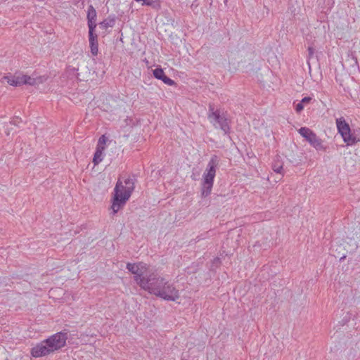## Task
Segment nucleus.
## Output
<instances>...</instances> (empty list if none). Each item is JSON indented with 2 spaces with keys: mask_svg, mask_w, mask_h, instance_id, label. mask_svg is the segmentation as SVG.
Here are the masks:
<instances>
[{
  "mask_svg": "<svg viewBox=\"0 0 360 360\" xmlns=\"http://www.w3.org/2000/svg\"><path fill=\"white\" fill-rule=\"evenodd\" d=\"M140 287L165 300L176 301L180 297L179 290L174 285L155 273L150 274L147 280H142Z\"/></svg>",
  "mask_w": 360,
  "mask_h": 360,
  "instance_id": "1",
  "label": "nucleus"
},
{
  "mask_svg": "<svg viewBox=\"0 0 360 360\" xmlns=\"http://www.w3.org/2000/svg\"><path fill=\"white\" fill-rule=\"evenodd\" d=\"M218 165V160L216 155H214L208 162L206 171L203 174V183L202 188V195L206 197L210 194L213 186L214 178L216 174V167Z\"/></svg>",
  "mask_w": 360,
  "mask_h": 360,
  "instance_id": "2",
  "label": "nucleus"
},
{
  "mask_svg": "<svg viewBox=\"0 0 360 360\" xmlns=\"http://www.w3.org/2000/svg\"><path fill=\"white\" fill-rule=\"evenodd\" d=\"M208 119L216 128L219 127L225 134L229 131L227 119L221 116L217 110H214L213 104L209 105Z\"/></svg>",
  "mask_w": 360,
  "mask_h": 360,
  "instance_id": "3",
  "label": "nucleus"
},
{
  "mask_svg": "<svg viewBox=\"0 0 360 360\" xmlns=\"http://www.w3.org/2000/svg\"><path fill=\"white\" fill-rule=\"evenodd\" d=\"M336 124L338 132L341 134L343 141L348 145H352L356 143V138L351 134V129L348 123L343 117L336 120Z\"/></svg>",
  "mask_w": 360,
  "mask_h": 360,
  "instance_id": "4",
  "label": "nucleus"
},
{
  "mask_svg": "<svg viewBox=\"0 0 360 360\" xmlns=\"http://www.w3.org/2000/svg\"><path fill=\"white\" fill-rule=\"evenodd\" d=\"M3 79L6 80L10 85L13 86H21L22 84L33 86L37 83L42 82L41 77L36 79L26 75L13 77L4 76Z\"/></svg>",
  "mask_w": 360,
  "mask_h": 360,
  "instance_id": "5",
  "label": "nucleus"
},
{
  "mask_svg": "<svg viewBox=\"0 0 360 360\" xmlns=\"http://www.w3.org/2000/svg\"><path fill=\"white\" fill-rule=\"evenodd\" d=\"M68 339V332L63 330L56 333V334L50 336L46 339V342L48 343L53 352L63 347L66 344Z\"/></svg>",
  "mask_w": 360,
  "mask_h": 360,
  "instance_id": "6",
  "label": "nucleus"
},
{
  "mask_svg": "<svg viewBox=\"0 0 360 360\" xmlns=\"http://www.w3.org/2000/svg\"><path fill=\"white\" fill-rule=\"evenodd\" d=\"M298 132L316 150L323 149L321 139H319L311 129L307 127H301Z\"/></svg>",
  "mask_w": 360,
  "mask_h": 360,
  "instance_id": "7",
  "label": "nucleus"
},
{
  "mask_svg": "<svg viewBox=\"0 0 360 360\" xmlns=\"http://www.w3.org/2000/svg\"><path fill=\"white\" fill-rule=\"evenodd\" d=\"M127 269L129 270V271L135 275L134 280L139 286L142 280H147V277L146 278L142 276L144 271L146 270V266L142 263H127Z\"/></svg>",
  "mask_w": 360,
  "mask_h": 360,
  "instance_id": "8",
  "label": "nucleus"
},
{
  "mask_svg": "<svg viewBox=\"0 0 360 360\" xmlns=\"http://www.w3.org/2000/svg\"><path fill=\"white\" fill-rule=\"evenodd\" d=\"M51 353H53V352L45 340L37 344L31 350L32 355L36 358L44 356Z\"/></svg>",
  "mask_w": 360,
  "mask_h": 360,
  "instance_id": "9",
  "label": "nucleus"
},
{
  "mask_svg": "<svg viewBox=\"0 0 360 360\" xmlns=\"http://www.w3.org/2000/svg\"><path fill=\"white\" fill-rule=\"evenodd\" d=\"M95 30H89V41L91 53L94 56H97L98 52V36L94 33Z\"/></svg>",
  "mask_w": 360,
  "mask_h": 360,
  "instance_id": "10",
  "label": "nucleus"
},
{
  "mask_svg": "<svg viewBox=\"0 0 360 360\" xmlns=\"http://www.w3.org/2000/svg\"><path fill=\"white\" fill-rule=\"evenodd\" d=\"M96 11L92 5H90L87 11V20L89 30H95L96 27Z\"/></svg>",
  "mask_w": 360,
  "mask_h": 360,
  "instance_id": "11",
  "label": "nucleus"
},
{
  "mask_svg": "<svg viewBox=\"0 0 360 360\" xmlns=\"http://www.w3.org/2000/svg\"><path fill=\"white\" fill-rule=\"evenodd\" d=\"M125 198H126V197L124 195L123 197L114 195L112 205L111 206L113 214H116L118 212V210L129 200V199H125Z\"/></svg>",
  "mask_w": 360,
  "mask_h": 360,
  "instance_id": "12",
  "label": "nucleus"
},
{
  "mask_svg": "<svg viewBox=\"0 0 360 360\" xmlns=\"http://www.w3.org/2000/svg\"><path fill=\"white\" fill-rule=\"evenodd\" d=\"M153 75L155 78L162 80L166 84L172 86L174 84V82L172 79L165 75L163 70L161 68L155 69L153 70Z\"/></svg>",
  "mask_w": 360,
  "mask_h": 360,
  "instance_id": "13",
  "label": "nucleus"
},
{
  "mask_svg": "<svg viewBox=\"0 0 360 360\" xmlns=\"http://www.w3.org/2000/svg\"><path fill=\"white\" fill-rule=\"evenodd\" d=\"M125 184V199H129L131 196V193L134 190V180L130 177H128L124 180Z\"/></svg>",
  "mask_w": 360,
  "mask_h": 360,
  "instance_id": "14",
  "label": "nucleus"
},
{
  "mask_svg": "<svg viewBox=\"0 0 360 360\" xmlns=\"http://www.w3.org/2000/svg\"><path fill=\"white\" fill-rule=\"evenodd\" d=\"M125 188L126 186H124L123 182L121 181L120 179H119L114 189V195L121 197L125 195Z\"/></svg>",
  "mask_w": 360,
  "mask_h": 360,
  "instance_id": "15",
  "label": "nucleus"
},
{
  "mask_svg": "<svg viewBox=\"0 0 360 360\" xmlns=\"http://www.w3.org/2000/svg\"><path fill=\"white\" fill-rule=\"evenodd\" d=\"M272 169L277 174H283V163L279 156H276L274 160Z\"/></svg>",
  "mask_w": 360,
  "mask_h": 360,
  "instance_id": "16",
  "label": "nucleus"
},
{
  "mask_svg": "<svg viewBox=\"0 0 360 360\" xmlns=\"http://www.w3.org/2000/svg\"><path fill=\"white\" fill-rule=\"evenodd\" d=\"M104 148H105L103 146H97L96 150L94 153L93 159V162L94 163L95 165L99 164L102 161V155Z\"/></svg>",
  "mask_w": 360,
  "mask_h": 360,
  "instance_id": "17",
  "label": "nucleus"
},
{
  "mask_svg": "<svg viewBox=\"0 0 360 360\" xmlns=\"http://www.w3.org/2000/svg\"><path fill=\"white\" fill-rule=\"evenodd\" d=\"M137 2L143 1V5L150 6L153 8L158 9L160 8V3L159 0H135Z\"/></svg>",
  "mask_w": 360,
  "mask_h": 360,
  "instance_id": "18",
  "label": "nucleus"
},
{
  "mask_svg": "<svg viewBox=\"0 0 360 360\" xmlns=\"http://www.w3.org/2000/svg\"><path fill=\"white\" fill-rule=\"evenodd\" d=\"M115 23L114 18H107L103 20L100 24V28L106 30L108 27H112Z\"/></svg>",
  "mask_w": 360,
  "mask_h": 360,
  "instance_id": "19",
  "label": "nucleus"
},
{
  "mask_svg": "<svg viewBox=\"0 0 360 360\" xmlns=\"http://www.w3.org/2000/svg\"><path fill=\"white\" fill-rule=\"evenodd\" d=\"M106 142V138L105 136V135H102L99 139H98V145L97 146H103L105 143Z\"/></svg>",
  "mask_w": 360,
  "mask_h": 360,
  "instance_id": "20",
  "label": "nucleus"
},
{
  "mask_svg": "<svg viewBox=\"0 0 360 360\" xmlns=\"http://www.w3.org/2000/svg\"><path fill=\"white\" fill-rule=\"evenodd\" d=\"M304 108V105L300 102L299 103H297L295 106V110L297 112H300Z\"/></svg>",
  "mask_w": 360,
  "mask_h": 360,
  "instance_id": "21",
  "label": "nucleus"
},
{
  "mask_svg": "<svg viewBox=\"0 0 360 360\" xmlns=\"http://www.w3.org/2000/svg\"><path fill=\"white\" fill-rule=\"evenodd\" d=\"M311 97H304L302 99V101L300 102L304 105V104L309 103L311 101Z\"/></svg>",
  "mask_w": 360,
  "mask_h": 360,
  "instance_id": "22",
  "label": "nucleus"
},
{
  "mask_svg": "<svg viewBox=\"0 0 360 360\" xmlns=\"http://www.w3.org/2000/svg\"><path fill=\"white\" fill-rule=\"evenodd\" d=\"M309 58H310L314 54V49L312 47L308 48Z\"/></svg>",
  "mask_w": 360,
  "mask_h": 360,
  "instance_id": "23",
  "label": "nucleus"
},
{
  "mask_svg": "<svg viewBox=\"0 0 360 360\" xmlns=\"http://www.w3.org/2000/svg\"><path fill=\"white\" fill-rule=\"evenodd\" d=\"M352 58L355 60V63L357 64V58L355 56H352Z\"/></svg>",
  "mask_w": 360,
  "mask_h": 360,
  "instance_id": "24",
  "label": "nucleus"
},
{
  "mask_svg": "<svg viewBox=\"0 0 360 360\" xmlns=\"http://www.w3.org/2000/svg\"><path fill=\"white\" fill-rule=\"evenodd\" d=\"M77 77L78 79L82 80V79L79 77V73H77Z\"/></svg>",
  "mask_w": 360,
  "mask_h": 360,
  "instance_id": "25",
  "label": "nucleus"
},
{
  "mask_svg": "<svg viewBox=\"0 0 360 360\" xmlns=\"http://www.w3.org/2000/svg\"><path fill=\"white\" fill-rule=\"evenodd\" d=\"M308 65H309V68H310V63L308 62Z\"/></svg>",
  "mask_w": 360,
  "mask_h": 360,
  "instance_id": "26",
  "label": "nucleus"
},
{
  "mask_svg": "<svg viewBox=\"0 0 360 360\" xmlns=\"http://www.w3.org/2000/svg\"><path fill=\"white\" fill-rule=\"evenodd\" d=\"M10 124H13V122H10ZM14 124H15L14 123Z\"/></svg>",
  "mask_w": 360,
  "mask_h": 360,
  "instance_id": "27",
  "label": "nucleus"
}]
</instances>
